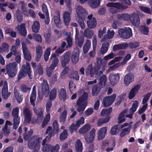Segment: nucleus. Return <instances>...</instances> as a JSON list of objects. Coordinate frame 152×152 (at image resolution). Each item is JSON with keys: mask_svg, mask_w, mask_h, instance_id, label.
<instances>
[{"mask_svg": "<svg viewBox=\"0 0 152 152\" xmlns=\"http://www.w3.org/2000/svg\"><path fill=\"white\" fill-rule=\"evenodd\" d=\"M79 53L80 50L77 48H75L73 52L71 60L74 64H76L78 62Z\"/></svg>", "mask_w": 152, "mask_h": 152, "instance_id": "22", "label": "nucleus"}, {"mask_svg": "<svg viewBox=\"0 0 152 152\" xmlns=\"http://www.w3.org/2000/svg\"><path fill=\"white\" fill-rule=\"evenodd\" d=\"M131 58V55L130 54H128L124 58L123 60L121 62V64L124 65L126 64L127 61Z\"/></svg>", "mask_w": 152, "mask_h": 152, "instance_id": "59", "label": "nucleus"}, {"mask_svg": "<svg viewBox=\"0 0 152 152\" xmlns=\"http://www.w3.org/2000/svg\"><path fill=\"white\" fill-rule=\"evenodd\" d=\"M134 80V76L132 73H129L125 75L124 78V83L126 86H128Z\"/></svg>", "mask_w": 152, "mask_h": 152, "instance_id": "15", "label": "nucleus"}, {"mask_svg": "<svg viewBox=\"0 0 152 152\" xmlns=\"http://www.w3.org/2000/svg\"><path fill=\"white\" fill-rule=\"evenodd\" d=\"M15 61L17 63L19 64L21 60L20 53L19 52L16 51V53L15 54Z\"/></svg>", "mask_w": 152, "mask_h": 152, "instance_id": "62", "label": "nucleus"}, {"mask_svg": "<svg viewBox=\"0 0 152 152\" xmlns=\"http://www.w3.org/2000/svg\"><path fill=\"white\" fill-rule=\"evenodd\" d=\"M5 32L6 34H9L12 37H15L16 36V33L11 28H7L6 29Z\"/></svg>", "mask_w": 152, "mask_h": 152, "instance_id": "54", "label": "nucleus"}, {"mask_svg": "<svg viewBox=\"0 0 152 152\" xmlns=\"http://www.w3.org/2000/svg\"><path fill=\"white\" fill-rule=\"evenodd\" d=\"M52 146L49 144H46L45 146L43 147L42 151L43 152H48L51 150Z\"/></svg>", "mask_w": 152, "mask_h": 152, "instance_id": "64", "label": "nucleus"}, {"mask_svg": "<svg viewBox=\"0 0 152 152\" xmlns=\"http://www.w3.org/2000/svg\"><path fill=\"white\" fill-rule=\"evenodd\" d=\"M71 52L68 51L66 52L64 56L61 57V64L62 66L64 67L65 66L69 61L70 59Z\"/></svg>", "mask_w": 152, "mask_h": 152, "instance_id": "18", "label": "nucleus"}, {"mask_svg": "<svg viewBox=\"0 0 152 152\" xmlns=\"http://www.w3.org/2000/svg\"><path fill=\"white\" fill-rule=\"evenodd\" d=\"M43 82L41 83L42 84L41 88L42 94H48L49 92V89L47 81L45 80H43Z\"/></svg>", "mask_w": 152, "mask_h": 152, "instance_id": "26", "label": "nucleus"}, {"mask_svg": "<svg viewBox=\"0 0 152 152\" xmlns=\"http://www.w3.org/2000/svg\"><path fill=\"white\" fill-rule=\"evenodd\" d=\"M141 86L139 85H137L133 87L130 91L128 95V98L131 99L134 97L138 93L139 90Z\"/></svg>", "mask_w": 152, "mask_h": 152, "instance_id": "11", "label": "nucleus"}, {"mask_svg": "<svg viewBox=\"0 0 152 152\" xmlns=\"http://www.w3.org/2000/svg\"><path fill=\"white\" fill-rule=\"evenodd\" d=\"M112 111V108L111 107L109 108L103 109L101 112V115L102 116H106L109 115Z\"/></svg>", "mask_w": 152, "mask_h": 152, "instance_id": "48", "label": "nucleus"}, {"mask_svg": "<svg viewBox=\"0 0 152 152\" xmlns=\"http://www.w3.org/2000/svg\"><path fill=\"white\" fill-rule=\"evenodd\" d=\"M102 61L100 58H97V64L98 66L96 68L93 67L91 64H89L86 69L85 75L87 76H90L91 77H93L95 74H97L98 71L100 69Z\"/></svg>", "mask_w": 152, "mask_h": 152, "instance_id": "2", "label": "nucleus"}, {"mask_svg": "<svg viewBox=\"0 0 152 152\" xmlns=\"http://www.w3.org/2000/svg\"><path fill=\"white\" fill-rule=\"evenodd\" d=\"M2 96L4 99H7L10 94V92H8L7 83L5 81L4 83V86L2 91Z\"/></svg>", "mask_w": 152, "mask_h": 152, "instance_id": "21", "label": "nucleus"}, {"mask_svg": "<svg viewBox=\"0 0 152 152\" xmlns=\"http://www.w3.org/2000/svg\"><path fill=\"white\" fill-rule=\"evenodd\" d=\"M66 35L67 36L66 40L68 44V45L66 46L67 48L71 47L72 45V39L71 37L70 36L69 33L68 32H66L65 33Z\"/></svg>", "mask_w": 152, "mask_h": 152, "instance_id": "45", "label": "nucleus"}, {"mask_svg": "<svg viewBox=\"0 0 152 152\" xmlns=\"http://www.w3.org/2000/svg\"><path fill=\"white\" fill-rule=\"evenodd\" d=\"M94 32L93 30L88 28L86 29L84 32V37L88 39H91L94 35Z\"/></svg>", "mask_w": 152, "mask_h": 152, "instance_id": "29", "label": "nucleus"}, {"mask_svg": "<svg viewBox=\"0 0 152 152\" xmlns=\"http://www.w3.org/2000/svg\"><path fill=\"white\" fill-rule=\"evenodd\" d=\"M70 77L77 80H79V77L78 72L76 71L71 74Z\"/></svg>", "mask_w": 152, "mask_h": 152, "instance_id": "61", "label": "nucleus"}, {"mask_svg": "<svg viewBox=\"0 0 152 152\" xmlns=\"http://www.w3.org/2000/svg\"><path fill=\"white\" fill-rule=\"evenodd\" d=\"M56 15L53 18L54 22L57 26H59L60 24V15L59 12L57 11L56 13Z\"/></svg>", "mask_w": 152, "mask_h": 152, "instance_id": "30", "label": "nucleus"}, {"mask_svg": "<svg viewBox=\"0 0 152 152\" xmlns=\"http://www.w3.org/2000/svg\"><path fill=\"white\" fill-rule=\"evenodd\" d=\"M120 37L123 39H127L132 36V32L131 29L129 27H125L120 28L118 30Z\"/></svg>", "mask_w": 152, "mask_h": 152, "instance_id": "5", "label": "nucleus"}, {"mask_svg": "<svg viewBox=\"0 0 152 152\" xmlns=\"http://www.w3.org/2000/svg\"><path fill=\"white\" fill-rule=\"evenodd\" d=\"M125 97V95L124 94H121L117 98V101L115 103L116 105H118L124 99Z\"/></svg>", "mask_w": 152, "mask_h": 152, "instance_id": "60", "label": "nucleus"}, {"mask_svg": "<svg viewBox=\"0 0 152 152\" xmlns=\"http://www.w3.org/2000/svg\"><path fill=\"white\" fill-rule=\"evenodd\" d=\"M6 70L9 77L13 78L16 75L18 70L17 64L15 62L10 63L6 66Z\"/></svg>", "mask_w": 152, "mask_h": 152, "instance_id": "3", "label": "nucleus"}, {"mask_svg": "<svg viewBox=\"0 0 152 152\" xmlns=\"http://www.w3.org/2000/svg\"><path fill=\"white\" fill-rule=\"evenodd\" d=\"M89 4L93 8H96L100 5V0H88Z\"/></svg>", "mask_w": 152, "mask_h": 152, "instance_id": "27", "label": "nucleus"}, {"mask_svg": "<svg viewBox=\"0 0 152 152\" xmlns=\"http://www.w3.org/2000/svg\"><path fill=\"white\" fill-rule=\"evenodd\" d=\"M76 103L77 106V110L79 112L82 113L87 104V102L84 100L83 98L80 97L77 100Z\"/></svg>", "mask_w": 152, "mask_h": 152, "instance_id": "7", "label": "nucleus"}, {"mask_svg": "<svg viewBox=\"0 0 152 152\" xmlns=\"http://www.w3.org/2000/svg\"><path fill=\"white\" fill-rule=\"evenodd\" d=\"M119 131L118 126L115 125L111 128L110 133L112 135H116L119 133Z\"/></svg>", "mask_w": 152, "mask_h": 152, "instance_id": "41", "label": "nucleus"}, {"mask_svg": "<svg viewBox=\"0 0 152 152\" xmlns=\"http://www.w3.org/2000/svg\"><path fill=\"white\" fill-rule=\"evenodd\" d=\"M130 130V127H127L124 129L121 132L120 134V136L123 137L128 134L129 133Z\"/></svg>", "mask_w": 152, "mask_h": 152, "instance_id": "55", "label": "nucleus"}, {"mask_svg": "<svg viewBox=\"0 0 152 152\" xmlns=\"http://www.w3.org/2000/svg\"><path fill=\"white\" fill-rule=\"evenodd\" d=\"M91 46V41L89 39H87L83 47V51L86 54L89 50Z\"/></svg>", "mask_w": 152, "mask_h": 152, "instance_id": "32", "label": "nucleus"}, {"mask_svg": "<svg viewBox=\"0 0 152 152\" xmlns=\"http://www.w3.org/2000/svg\"><path fill=\"white\" fill-rule=\"evenodd\" d=\"M46 134H48L49 137L48 138V140H49L51 137L53 136L54 135L53 131L52 130V128L50 126H48L47 128V130L46 132Z\"/></svg>", "mask_w": 152, "mask_h": 152, "instance_id": "57", "label": "nucleus"}, {"mask_svg": "<svg viewBox=\"0 0 152 152\" xmlns=\"http://www.w3.org/2000/svg\"><path fill=\"white\" fill-rule=\"evenodd\" d=\"M127 46L128 45L126 43L115 45L113 46V51H116L120 49H124L126 48Z\"/></svg>", "mask_w": 152, "mask_h": 152, "instance_id": "35", "label": "nucleus"}, {"mask_svg": "<svg viewBox=\"0 0 152 152\" xmlns=\"http://www.w3.org/2000/svg\"><path fill=\"white\" fill-rule=\"evenodd\" d=\"M126 111V110L123 111L120 114L118 118V122L119 123H121L125 120V113Z\"/></svg>", "mask_w": 152, "mask_h": 152, "instance_id": "50", "label": "nucleus"}, {"mask_svg": "<svg viewBox=\"0 0 152 152\" xmlns=\"http://www.w3.org/2000/svg\"><path fill=\"white\" fill-rule=\"evenodd\" d=\"M19 4L21 6V9L23 12L26 11V4L23 1H21L19 3Z\"/></svg>", "mask_w": 152, "mask_h": 152, "instance_id": "63", "label": "nucleus"}, {"mask_svg": "<svg viewBox=\"0 0 152 152\" xmlns=\"http://www.w3.org/2000/svg\"><path fill=\"white\" fill-rule=\"evenodd\" d=\"M22 45L24 58L26 60L28 61H30L31 59L30 52L28 50V49L26 47L25 42H23L22 43Z\"/></svg>", "mask_w": 152, "mask_h": 152, "instance_id": "12", "label": "nucleus"}, {"mask_svg": "<svg viewBox=\"0 0 152 152\" xmlns=\"http://www.w3.org/2000/svg\"><path fill=\"white\" fill-rule=\"evenodd\" d=\"M76 30V35H75V39L76 41L77 42L78 45V46L80 47H81L82 46L84 40V38H81L79 39H78V36L79 34V31L77 28H75Z\"/></svg>", "mask_w": 152, "mask_h": 152, "instance_id": "31", "label": "nucleus"}, {"mask_svg": "<svg viewBox=\"0 0 152 152\" xmlns=\"http://www.w3.org/2000/svg\"><path fill=\"white\" fill-rule=\"evenodd\" d=\"M129 20L135 26H138L140 23L139 16L135 13L130 15Z\"/></svg>", "mask_w": 152, "mask_h": 152, "instance_id": "13", "label": "nucleus"}, {"mask_svg": "<svg viewBox=\"0 0 152 152\" xmlns=\"http://www.w3.org/2000/svg\"><path fill=\"white\" fill-rule=\"evenodd\" d=\"M107 132V128L106 127H103L101 128L97 133V139L100 140L103 139Z\"/></svg>", "mask_w": 152, "mask_h": 152, "instance_id": "24", "label": "nucleus"}, {"mask_svg": "<svg viewBox=\"0 0 152 152\" xmlns=\"http://www.w3.org/2000/svg\"><path fill=\"white\" fill-rule=\"evenodd\" d=\"M109 78L111 84L114 86L119 81L120 79V75L118 73L115 74H111L109 75Z\"/></svg>", "mask_w": 152, "mask_h": 152, "instance_id": "17", "label": "nucleus"}, {"mask_svg": "<svg viewBox=\"0 0 152 152\" xmlns=\"http://www.w3.org/2000/svg\"><path fill=\"white\" fill-rule=\"evenodd\" d=\"M99 84L94 85L92 88V93L93 95H96L99 92L101 88L99 86Z\"/></svg>", "mask_w": 152, "mask_h": 152, "instance_id": "42", "label": "nucleus"}, {"mask_svg": "<svg viewBox=\"0 0 152 152\" xmlns=\"http://www.w3.org/2000/svg\"><path fill=\"white\" fill-rule=\"evenodd\" d=\"M72 10L71 8H69L67 11L64 12L63 14V18L64 22L66 25H68L71 19V15L72 14Z\"/></svg>", "mask_w": 152, "mask_h": 152, "instance_id": "9", "label": "nucleus"}, {"mask_svg": "<svg viewBox=\"0 0 152 152\" xmlns=\"http://www.w3.org/2000/svg\"><path fill=\"white\" fill-rule=\"evenodd\" d=\"M16 29L22 36L25 37L26 35L27 32L25 24L21 23L20 25H18L16 27Z\"/></svg>", "mask_w": 152, "mask_h": 152, "instance_id": "20", "label": "nucleus"}, {"mask_svg": "<svg viewBox=\"0 0 152 152\" xmlns=\"http://www.w3.org/2000/svg\"><path fill=\"white\" fill-rule=\"evenodd\" d=\"M91 128L90 125L88 124H85L83 126L81 127L79 131V132L81 134L84 133L88 131Z\"/></svg>", "mask_w": 152, "mask_h": 152, "instance_id": "33", "label": "nucleus"}, {"mask_svg": "<svg viewBox=\"0 0 152 152\" xmlns=\"http://www.w3.org/2000/svg\"><path fill=\"white\" fill-rule=\"evenodd\" d=\"M107 6L110 7V12L112 13H116L127 8L126 6H123L118 3L110 2L107 4Z\"/></svg>", "mask_w": 152, "mask_h": 152, "instance_id": "4", "label": "nucleus"}, {"mask_svg": "<svg viewBox=\"0 0 152 152\" xmlns=\"http://www.w3.org/2000/svg\"><path fill=\"white\" fill-rule=\"evenodd\" d=\"M64 2L66 7L68 8H71L72 1L71 0H60L59 3L60 5H63Z\"/></svg>", "mask_w": 152, "mask_h": 152, "instance_id": "47", "label": "nucleus"}, {"mask_svg": "<svg viewBox=\"0 0 152 152\" xmlns=\"http://www.w3.org/2000/svg\"><path fill=\"white\" fill-rule=\"evenodd\" d=\"M139 30L143 34L146 35H148V27L143 26H140L139 27Z\"/></svg>", "mask_w": 152, "mask_h": 152, "instance_id": "53", "label": "nucleus"}, {"mask_svg": "<svg viewBox=\"0 0 152 152\" xmlns=\"http://www.w3.org/2000/svg\"><path fill=\"white\" fill-rule=\"evenodd\" d=\"M10 51L9 53L7 54L6 56V58L7 59L11 58L13 54L14 55L16 53V50L15 46L13 45L10 49Z\"/></svg>", "mask_w": 152, "mask_h": 152, "instance_id": "38", "label": "nucleus"}, {"mask_svg": "<svg viewBox=\"0 0 152 152\" xmlns=\"http://www.w3.org/2000/svg\"><path fill=\"white\" fill-rule=\"evenodd\" d=\"M116 97L115 94L105 97L103 99V104L104 106L107 107L110 106L115 100Z\"/></svg>", "mask_w": 152, "mask_h": 152, "instance_id": "10", "label": "nucleus"}, {"mask_svg": "<svg viewBox=\"0 0 152 152\" xmlns=\"http://www.w3.org/2000/svg\"><path fill=\"white\" fill-rule=\"evenodd\" d=\"M48 113L42 124V126L43 128L47 125L50 119V114L49 113Z\"/></svg>", "mask_w": 152, "mask_h": 152, "instance_id": "46", "label": "nucleus"}, {"mask_svg": "<svg viewBox=\"0 0 152 152\" xmlns=\"http://www.w3.org/2000/svg\"><path fill=\"white\" fill-rule=\"evenodd\" d=\"M20 123L19 117H14L13 119V128L16 129Z\"/></svg>", "mask_w": 152, "mask_h": 152, "instance_id": "56", "label": "nucleus"}, {"mask_svg": "<svg viewBox=\"0 0 152 152\" xmlns=\"http://www.w3.org/2000/svg\"><path fill=\"white\" fill-rule=\"evenodd\" d=\"M138 106V102L137 100L133 102L132 107L130 109V111L132 114L133 113L136 111Z\"/></svg>", "mask_w": 152, "mask_h": 152, "instance_id": "51", "label": "nucleus"}, {"mask_svg": "<svg viewBox=\"0 0 152 152\" xmlns=\"http://www.w3.org/2000/svg\"><path fill=\"white\" fill-rule=\"evenodd\" d=\"M42 139L37 136H34L29 140L28 142V148L33 150V152H38L40 147V142Z\"/></svg>", "mask_w": 152, "mask_h": 152, "instance_id": "1", "label": "nucleus"}, {"mask_svg": "<svg viewBox=\"0 0 152 152\" xmlns=\"http://www.w3.org/2000/svg\"><path fill=\"white\" fill-rule=\"evenodd\" d=\"M23 115L24 117V121L26 123H29L31 119V113L27 108H25L23 110Z\"/></svg>", "mask_w": 152, "mask_h": 152, "instance_id": "16", "label": "nucleus"}, {"mask_svg": "<svg viewBox=\"0 0 152 152\" xmlns=\"http://www.w3.org/2000/svg\"><path fill=\"white\" fill-rule=\"evenodd\" d=\"M39 28L40 25L39 22L37 21H35L32 26V31L35 33H37L38 32Z\"/></svg>", "mask_w": 152, "mask_h": 152, "instance_id": "36", "label": "nucleus"}, {"mask_svg": "<svg viewBox=\"0 0 152 152\" xmlns=\"http://www.w3.org/2000/svg\"><path fill=\"white\" fill-rule=\"evenodd\" d=\"M33 111L37 116V121L39 123L41 122L43 118L44 109L42 108H33Z\"/></svg>", "mask_w": 152, "mask_h": 152, "instance_id": "8", "label": "nucleus"}, {"mask_svg": "<svg viewBox=\"0 0 152 152\" xmlns=\"http://www.w3.org/2000/svg\"><path fill=\"white\" fill-rule=\"evenodd\" d=\"M50 59L52 60V63L50 65V68L51 69L53 70L57 66L58 63V58L56 57V55L54 54H52Z\"/></svg>", "mask_w": 152, "mask_h": 152, "instance_id": "23", "label": "nucleus"}, {"mask_svg": "<svg viewBox=\"0 0 152 152\" xmlns=\"http://www.w3.org/2000/svg\"><path fill=\"white\" fill-rule=\"evenodd\" d=\"M109 45V43L107 42H105L102 44L101 48V52L102 54H104L107 52Z\"/></svg>", "mask_w": 152, "mask_h": 152, "instance_id": "37", "label": "nucleus"}, {"mask_svg": "<svg viewBox=\"0 0 152 152\" xmlns=\"http://www.w3.org/2000/svg\"><path fill=\"white\" fill-rule=\"evenodd\" d=\"M30 70L29 64L27 62L26 63V66L24 64L22 66L21 69L18 74V79H21L24 77L27 74H28L29 77H30Z\"/></svg>", "mask_w": 152, "mask_h": 152, "instance_id": "6", "label": "nucleus"}, {"mask_svg": "<svg viewBox=\"0 0 152 152\" xmlns=\"http://www.w3.org/2000/svg\"><path fill=\"white\" fill-rule=\"evenodd\" d=\"M95 132V129L93 128L89 132V134L85 137V139L87 142L91 143L93 142L94 138Z\"/></svg>", "mask_w": 152, "mask_h": 152, "instance_id": "19", "label": "nucleus"}, {"mask_svg": "<svg viewBox=\"0 0 152 152\" xmlns=\"http://www.w3.org/2000/svg\"><path fill=\"white\" fill-rule=\"evenodd\" d=\"M76 12L79 17L81 18H84L88 15L86 10L79 5L77 6L76 7Z\"/></svg>", "mask_w": 152, "mask_h": 152, "instance_id": "14", "label": "nucleus"}, {"mask_svg": "<svg viewBox=\"0 0 152 152\" xmlns=\"http://www.w3.org/2000/svg\"><path fill=\"white\" fill-rule=\"evenodd\" d=\"M58 96L60 99L65 101L66 97V91L63 88L61 89L59 91Z\"/></svg>", "mask_w": 152, "mask_h": 152, "instance_id": "34", "label": "nucleus"}, {"mask_svg": "<svg viewBox=\"0 0 152 152\" xmlns=\"http://www.w3.org/2000/svg\"><path fill=\"white\" fill-rule=\"evenodd\" d=\"M130 15L127 14H122L118 15V18L120 20H128L129 19Z\"/></svg>", "mask_w": 152, "mask_h": 152, "instance_id": "39", "label": "nucleus"}, {"mask_svg": "<svg viewBox=\"0 0 152 152\" xmlns=\"http://www.w3.org/2000/svg\"><path fill=\"white\" fill-rule=\"evenodd\" d=\"M87 24L88 27L90 28H95L97 25L96 19L94 18H93L92 20H87Z\"/></svg>", "mask_w": 152, "mask_h": 152, "instance_id": "28", "label": "nucleus"}, {"mask_svg": "<svg viewBox=\"0 0 152 152\" xmlns=\"http://www.w3.org/2000/svg\"><path fill=\"white\" fill-rule=\"evenodd\" d=\"M67 112L64 110L61 113L59 118L60 122L64 124L66 120L67 116Z\"/></svg>", "mask_w": 152, "mask_h": 152, "instance_id": "44", "label": "nucleus"}, {"mask_svg": "<svg viewBox=\"0 0 152 152\" xmlns=\"http://www.w3.org/2000/svg\"><path fill=\"white\" fill-rule=\"evenodd\" d=\"M67 132L66 130H64V131L60 134V140L61 141H63L67 138Z\"/></svg>", "mask_w": 152, "mask_h": 152, "instance_id": "58", "label": "nucleus"}, {"mask_svg": "<svg viewBox=\"0 0 152 152\" xmlns=\"http://www.w3.org/2000/svg\"><path fill=\"white\" fill-rule=\"evenodd\" d=\"M57 91V89L56 88H54L51 90L49 95V98L50 100H53L56 98Z\"/></svg>", "mask_w": 152, "mask_h": 152, "instance_id": "43", "label": "nucleus"}, {"mask_svg": "<svg viewBox=\"0 0 152 152\" xmlns=\"http://www.w3.org/2000/svg\"><path fill=\"white\" fill-rule=\"evenodd\" d=\"M36 87L34 86L33 88L30 97V102L31 104L34 107L35 106V101L36 99Z\"/></svg>", "mask_w": 152, "mask_h": 152, "instance_id": "25", "label": "nucleus"}, {"mask_svg": "<svg viewBox=\"0 0 152 152\" xmlns=\"http://www.w3.org/2000/svg\"><path fill=\"white\" fill-rule=\"evenodd\" d=\"M109 117L106 118H102L98 120L97 122V125L99 126H100L104 123L107 122L109 120Z\"/></svg>", "mask_w": 152, "mask_h": 152, "instance_id": "49", "label": "nucleus"}, {"mask_svg": "<svg viewBox=\"0 0 152 152\" xmlns=\"http://www.w3.org/2000/svg\"><path fill=\"white\" fill-rule=\"evenodd\" d=\"M75 147L76 150L78 152H82L83 149L82 144L79 140H78L76 141L75 143Z\"/></svg>", "mask_w": 152, "mask_h": 152, "instance_id": "40", "label": "nucleus"}, {"mask_svg": "<svg viewBox=\"0 0 152 152\" xmlns=\"http://www.w3.org/2000/svg\"><path fill=\"white\" fill-rule=\"evenodd\" d=\"M50 54V48L49 47L46 49L44 53V59L46 61H48Z\"/></svg>", "mask_w": 152, "mask_h": 152, "instance_id": "52", "label": "nucleus"}]
</instances>
